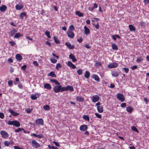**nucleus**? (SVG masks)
<instances>
[{
	"label": "nucleus",
	"instance_id": "c756f323",
	"mask_svg": "<svg viewBox=\"0 0 149 149\" xmlns=\"http://www.w3.org/2000/svg\"><path fill=\"white\" fill-rule=\"evenodd\" d=\"M76 99L77 101L79 102H82L83 101L84 99L82 97L80 96H77Z\"/></svg>",
	"mask_w": 149,
	"mask_h": 149
},
{
	"label": "nucleus",
	"instance_id": "37998d69",
	"mask_svg": "<svg viewBox=\"0 0 149 149\" xmlns=\"http://www.w3.org/2000/svg\"><path fill=\"white\" fill-rule=\"evenodd\" d=\"M51 62L53 63H55L57 62V60L56 59L53 58H51L50 59Z\"/></svg>",
	"mask_w": 149,
	"mask_h": 149
},
{
	"label": "nucleus",
	"instance_id": "a19ab883",
	"mask_svg": "<svg viewBox=\"0 0 149 149\" xmlns=\"http://www.w3.org/2000/svg\"><path fill=\"white\" fill-rule=\"evenodd\" d=\"M54 40L55 42L57 44L59 43V40L56 37L54 36Z\"/></svg>",
	"mask_w": 149,
	"mask_h": 149
},
{
	"label": "nucleus",
	"instance_id": "6e6d98bb",
	"mask_svg": "<svg viewBox=\"0 0 149 149\" xmlns=\"http://www.w3.org/2000/svg\"><path fill=\"white\" fill-rule=\"evenodd\" d=\"M9 43H10L11 45L12 46H14L15 44V42L13 41H10Z\"/></svg>",
	"mask_w": 149,
	"mask_h": 149
},
{
	"label": "nucleus",
	"instance_id": "20e7f679",
	"mask_svg": "<svg viewBox=\"0 0 149 149\" xmlns=\"http://www.w3.org/2000/svg\"><path fill=\"white\" fill-rule=\"evenodd\" d=\"M0 133L2 137L4 139H7L9 136L8 133L5 131L1 130L0 131Z\"/></svg>",
	"mask_w": 149,
	"mask_h": 149
},
{
	"label": "nucleus",
	"instance_id": "f03ea898",
	"mask_svg": "<svg viewBox=\"0 0 149 149\" xmlns=\"http://www.w3.org/2000/svg\"><path fill=\"white\" fill-rule=\"evenodd\" d=\"M6 123L9 125H13L17 127H19L20 126L19 122L16 120L8 121L6 122Z\"/></svg>",
	"mask_w": 149,
	"mask_h": 149
},
{
	"label": "nucleus",
	"instance_id": "4d7b16f0",
	"mask_svg": "<svg viewBox=\"0 0 149 149\" xmlns=\"http://www.w3.org/2000/svg\"><path fill=\"white\" fill-rule=\"evenodd\" d=\"M53 143H54L55 146L57 147H59L60 146V145L57 142L55 141H53Z\"/></svg>",
	"mask_w": 149,
	"mask_h": 149
},
{
	"label": "nucleus",
	"instance_id": "6ab92c4d",
	"mask_svg": "<svg viewBox=\"0 0 149 149\" xmlns=\"http://www.w3.org/2000/svg\"><path fill=\"white\" fill-rule=\"evenodd\" d=\"M15 7L16 10H20L23 7V6L22 4H17Z\"/></svg>",
	"mask_w": 149,
	"mask_h": 149
},
{
	"label": "nucleus",
	"instance_id": "ea45409f",
	"mask_svg": "<svg viewBox=\"0 0 149 149\" xmlns=\"http://www.w3.org/2000/svg\"><path fill=\"white\" fill-rule=\"evenodd\" d=\"M131 129L133 131H134L135 132H136L138 133L139 131L137 129H136V127L134 126H133L132 127Z\"/></svg>",
	"mask_w": 149,
	"mask_h": 149
},
{
	"label": "nucleus",
	"instance_id": "473e14b6",
	"mask_svg": "<svg viewBox=\"0 0 149 149\" xmlns=\"http://www.w3.org/2000/svg\"><path fill=\"white\" fill-rule=\"evenodd\" d=\"M62 67V65L59 63L56 64V70H59L60 68Z\"/></svg>",
	"mask_w": 149,
	"mask_h": 149
},
{
	"label": "nucleus",
	"instance_id": "49530a36",
	"mask_svg": "<svg viewBox=\"0 0 149 149\" xmlns=\"http://www.w3.org/2000/svg\"><path fill=\"white\" fill-rule=\"evenodd\" d=\"M4 144L5 146H8L10 144V142H8L7 141H4Z\"/></svg>",
	"mask_w": 149,
	"mask_h": 149
},
{
	"label": "nucleus",
	"instance_id": "79ce46f5",
	"mask_svg": "<svg viewBox=\"0 0 149 149\" xmlns=\"http://www.w3.org/2000/svg\"><path fill=\"white\" fill-rule=\"evenodd\" d=\"M24 130L23 128L19 127L15 130V132L16 133H18L21 130Z\"/></svg>",
	"mask_w": 149,
	"mask_h": 149
},
{
	"label": "nucleus",
	"instance_id": "de8ad7c7",
	"mask_svg": "<svg viewBox=\"0 0 149 149\" xmlns=\"http://www.w3.org/2000/svg\"><path fill=\"white\" fill-rule=\"evenodd\" d=\"M45 35L49 38H50V33L49 31H46L45 33Z\"/></svg>",
	"mask_w": 149,
	"mask_h": 149
},
{
	"label": "nucleus",
	"instance_id": "cd10ccee",
	"mask_svg": "<svg viewBox=\"0 0 149 149\" xmlns=\"http://www.w3.org/2000/svg\"><path fill=\"white\" fill-rule=\"evenodd\" d=\"M133 110V109L132 107H131L130 106H128L126 108V110L128 112L131 113Z\"/></svg>",
	"mask_w": 149,
	"mask_h": 149
},
{
	"label": "nucleus",
	"instance_id": "dca6fc26",
	"mask_svg": "<svg viewBox=\"0 0 149 149\" xmlns=\"http://www.w3.org/2000/svg\"><path fill=\"white\" fill-rule=\"evenodd\" d=\"M111 75L113 77H117L118 76L119 73L116 71H113L111 72Z\"/></svg>",
	"mask_w": 149,
	"mask_h": 149
},
{
	"label": "nucleus",
	"instance_id": "423d86ee",
	"mask_svg": "<svg viewBox=\"0 0 149 149\" xmlns=\"http://www.w3.org/2000/svg\"><path fill=\"white\" fill-rule=\"evenodd\" d=\"M35 123L37 125H43L44 121L42 119L39 118L36 120L35 121Z\"/></svg>",
	"mask_w": 149,
	"mask_h": 149
},
{
	"label": "nucleus",
	"instance_id": "39448f33",
	"mask_svg": "<svg viewBox=\"0 0 149 149\" xmlns=\"http://www.w3.org/2000/svg\"><path fill=\"white\" fill-rule=\"evenodd\" d=\"M117 98L122 102H123L125 100V97L121 93H118L117 95Z\"/></svg>",
	"mask_w": 149,
	"mask_h": 149
},
{
	"label": "nucleus",
	"instance_id": "c85d7f7f",
	"mask_svg": "<svg viewBox=\"0 0 149 149\" xmlns=\"http://www.w3.org/2000/svg\"><path fill=\"white\" fill-rule=\"evenodd\" d=\"M27 14L25 12H23L20 13L19 17L21 19H23L24 17H26Z\"/></svg>",
	"mask_w": 149,
	"mask_h": 149
},
{
	"label": "nucleus",
	"instance_id": "7c9ffc66",
	"mask_svg": "<svg viewBox=\"0 0 149 149\" xmlns=\"http://www.w3.org/2000/svg\"><path fill=\"white\" fill-rule=\"evenodd\" d=\"M112 48L113 50H117L118 49V47L114 43H113L112 44Z\"/></svg>",
	"mask_w": 149,
	"mask_h": 149
},
{
	"label": "nucleus",
	"instance_id": "7ed1b4c3",
	"mask_svg": "<svg viewBox=\"0 0 149 149\" xmlns=\"http://www.w3.org/2000/svg\"><path fill=\"white\" fill-rule=\"evenodd\" d=\"M31 142L32 146L35 148H39L41 147L40 145L35 140H32Z\"/></svg>",
	"mask_w": 149,
	"mask_h": 149
},
{
	"label": "nucleus",
	"instance_id": "4be33fe9",
	"mask_svg": "<svg viewBox=\"0 0 149 149\" xmlns=\"http://www.w3.org/2000/svg\"><path fill=\"white\" fill-rule=\"evenodd\" d=\"M130 31H131L134 32L135 31V27L132 25H130L128 26Z\"/></svg>",
	"mask_w": 149,
	"mask_h": 149
},
{
	"label": "nucleus",
	"instance_id": "58836bf2",
	"mask_svg": "<svg viewBox=\"0 0 149 149\" xmlns=\"http://www.w3.org/2000/svg\"><path fill=\"white\" fill-rule=\"evenodd\" d=\"M16 32H17V31L15 30H13L10 31V34L11 36H13Z\"/></svg>",
	"mask_w": 149,
	"mask_h": 149
},
{
	"label": "nucleus",
	"instance_id": "412c9836",
	"mask_svg": "<svg viewBox=\"0 0 149 149\" xmlns=\"http://www.w3.org/2000/svg\"><path fill=\"white\" fill-rule=\"evenodd\" d=\"M92 77L97 82H99L100 81V79L98 76L95 74H93L92 76Z\"/></svg>",
	"mask_w": 149,
	"mask_h": 149
},
{
	"label": "nucleus",
	"instance_id": "4468645a",
	"mask_svg": "<svg viewBox=\"0 0 149 149\" xmlns=\"http://www.w3.org/2000/svg\"><path fill=\"white\" fill-rule=\"evenodd\" d=\"M45 88L50 90L52 88L51 86L49 83H45L44 86Z\"/></svg>",
	"mask_w": 149,
	"mask_h": 149
},
{
	"label": "nucleus",
	"instance_id": "603ef678",
	"mask_svg": "<svg viewBox=\"0 0 149 149\" xmlns=\"http://www.w3.org/2000/svg\"><path fill=\"white\" fill-rule=\"evenodd\" d=\"M102 63L101 62L96 63L95 64V66L97 67H99L101 65Z\"/></svg>",
	"mask_w": 149,
	"mask_h": 149
},
{
	"label": "nucleus",
	"instance_id": "1a4fd4ad",
	"mask_svg": "<svg viewBox=\"0 0 149 149\" xmlns=\"http://www.w3.org/2000/svg\"><path fill=\"white\" fill-rule=\"evenodd\" d=\"M91 98L92 99V101L93 102H98L100 98L99 96L97 95H93Z\"/></svg>",
	"mask_w": 149,
	"mask_h": 149
},
{
	"label": "nucleus",
	"instance_id": "2eb2a0df",
	"mask_svg": "<svg viewBox=\"0 0 149 149\" xmlns=\"http://www.w3.org/2000/svg\"><path fill=\"white\" fill-rule=\"evenodd\" d=\"M84 33L86 35H87L90 33V30L87 28V27L85 26L84 27Z\"/></svg>",
	"mask_w": 149,
	"mask_h": 149
},
{
	"label": "nucleus",
	"instance_id": "a878e982",
	"mask_svg": "<svg viewBox=\"0 0 149 149\" xmlns=\"http://www.w3.org/2000/svg\"><path fill=\"white\" fill-rule=\"evenodd\" d=\"M98 111L100 113H102L103 112V107L102 106H98L97 107Z\"/></svg>",
	"mask_w": 149,
	"mask_h": 149
},
{
	"label": "nucleus",
	"instance_id": "e433bc0d",
	"mask_svg": "<svg viewBox=\"0 0 149 149\" xmlns=\"http://www.w3.org/2000/svg\"><path fill=\"white\" fill-rule=\"evenodd\" d=\"M83 118L86 120H87L88 121H89L90 120V118L89 116L87 115H84L83 116Z\"/></svg>",
	"mask_w": 149,
	"mask_h": 149
},
{
	"label": "nucleus",
	"instance_id": "f3484780",
	"mask_svg": "<svg viewBox=\"0 0 149 149\" xmlns=\"http://www.w3.org/2000/svg\"><path fill=\"white\" fill-rule=\"evenodd\" d=\"M65 45L70 49H72L74 47V46L73 45H71V44L68 42H66L65 43Z\"/></svg>",
	"mask_w": 149,
	"mask_h": 149
},
{
	"label": "nucleus",
	"instance_id": "b1692460",
	"mask_svg": "<svg viewBox=\"0 0 149 149\" xmlns=\"http://www.w3.org/2000/svg\"><path fill=\"white\" fill-rule=\"evenodd\" d=\"M50 81L54 83L56 85H60V83L55 79H50Z\"/></svg>",
	"mask_w": 149,
	"mask_h": 149
},
{
	"label": "nucleus",
	"instance_id": "c9c22d12",
	"mask_svg": "<svg viewBox=\"0 0 149 149\" xmlns=\"http://www.w3.org/2000/svg\"><path fill=\"white\" fill-rule=\"evenodd\" d=\"M116 38H120V37L119 36L117 35H115L112 36V38H113L115 41L116 40Z\"/></svg>",
	"mask_w": 149,
	"mask_h": 149
},
{
	"label": "nucleus",
	"instance_id": "3c124183",
	"mask_svg": "<svg viewBox=\"0 0 149 149\" xmlns=\"http://www.w3.org/2000/svg\"><path fill=\"white\" fill-rule=\"evenodd\" d=\"M95 115L96 116L99 118H101V116L100 114L99 113H95Z\"/></svg>",
	"mask_w": 149,
	"mask_h": 149
},
{
	"label": "nucleus",
	"instance_id": "0e129e2a",
	"mask_svg": "<svg viewBox=\"0 0 149 149\" xmlns=\"http://www.w3.org/2000/svg\"><path fill=\"white\" fill-rule=\"evenodd\" d=\"M14 149H23L22 148H21L17 146H15L13 147Z\"/></svg>",
	"mask_w": 149,
	"mask_h": 149
},
{
	"label": "nucleus",
	"instance_id": "5fc2aeb1",
	"mask_svg": "<svg viewBox=\"0 0 149 149\" xmlns=\"http://www.w3.org/2000/svg\"><path fill=\"white\" fill-rule=\"evenodd\" d=\"M4 117V116L3 113H0V118L1 119H3Z\"/></svg>",
	"mask_w": 149,
	"mask_h": 149
},
{
	"label": "nucleus",
	"instance_id": "8fccbe9b",
	"mask_svg": "<svg viewBox=\"0 0 149 149\" xmlns=\"http://www.w3.org/2000/svg\"><path fill=\"white\" fill-rule=\"evenodd\" d=\"M32 110V109H25V111H26L27 113H30L31 112Z\"/></svg>",
	"mask_w": 149,
	"mask_h": 149
},
{
	"label": "nucleus",
	"instance_id": "f8f14e48",
	"mask_svg": "<svg viewBox=\"0 0 149 149\" xmlns=\"http://www.w3.org/2000/svg\"><path fill=\"white\" fill-rule=\"evenodd\" d=\"M8 111L13 116H16L19 115V113L15 112L10 108L8 110Z\"/></svg>",
	"mask_w": 149,
	"mask_h": 149
},
{
	"label": "nucleus",
	"instance_id": "2f4dec72",
	"mask_svg": "<svg viewBox=\"0 0 149 149\" xmlns=\"http://www.w3.org/2000/svg\"><path fill=\"white\" fill-rule=\"evenodd\" d=\"M48 76H50L54 77H56V75L54 72H51L48 75Z\"/></svg>",
	"mask_w": 149,
	"mask_h": 149
},
{
	"label": "nucleus",
	"instance_id": "c03bdc74",
	"mask_svg": "<svg viewBox=\"0 0 149 149\" xmlns=\"http://www.w3.org/2000/svg\"><path fill=\"white\" fill-rule=\"evenodd\" d=\"M74 27L73 25H71L69 26V30H70L72 31H74Z\"/></svg>",
	"mask_w": 149,
	"mask_h": 149
},
{
	"label": "nucleus",
	"instance_id": "72a5a7b5",
	"mask_svg": "<svg viewBox=\"0 0 149 149\" xmlns=\"http://www.w3.org/2000/svg\"><path fill=\"white\" fill-rule=\"evenodd\" d=\"M22 36V35L19 33H17L15 34L14 37L15 38H17Z\"/></svg>",
	"mask_w": 149,
	"mask_h": 149
},
{
	"label": "nucleus",
	"instance_id": "9d476101",
	"mask_svg": "<svg viewBox=\"0 0 149 149\" xmlns=\"http://www.w3.org/2000/svg\"><path fill=\"white\" fill-rule=\"evenodd\" d=\"M118 66V64L116 63H110L108 65V67L109 68H116Z\"/></svg>",
	"mask_w": 149,
	"mask_h": 149
},
{
	"label": "nucleus",
	"instance_id": "4c0bfd02",
	"mask_svg": "<svg viewBox=\"0 0 149 149\" xmlns=\"http://www.w3.org/2000/svg\"><path fill=\"white\" fill-rule=\"evenodd\" d=\"M75 14L79 17H82L83 15V14L80 12L78 11L76 12Z\"/></svg>",
	"mask_w": 149,
	"mask_h": 149
},
{
	"label": "nucleus",
	"instance_id": "a211bd4d",
	"mask_svg": "<svg viewBox=\"0 0 149 149\" xmlns=\"http://www.w3.org/2000/svg\"><path fill=\"white\" fill-rule=\"evenodd\" d=\"M70 58L71 59L73 62H75L77 60L74 56L72 54H71L69 56Z\"/></svg>",
	"mask_w": 149,
	"mask_h": 149
},
{
	"label": "nucleus",
	"instance_id": "f704fd0d",
	"mask_svg": "<svg viewBox=\"0 0 149 149\" xmlns=\"http://www.w3.org/2000/svg\"><path fill=\"white\" fill-rule=\"evenodd\" d=\"M43 109L46 111H48L49 110L50 107L48 105H46L43 107Z\"/></svg>",
	"mask_w": 149,
	"mask_h": 149
},
{
	"label": "nucleus",
	"instance_id": "393cba45",
	"mask_svg": "<svg viewBox=\"0 0 149 149\" xmlns=\"http://www.w3.org/2000/svg\"><path fill=\"white\" fill-rule=\"evenodd\" d=\"M16 58L18 61H21L22 58V57L19 54H17L15 56Z\"/></svg>",
	"mask_w": 149,
	"mask_h": 149
},
{
	"label": "nucleus",
	"instance_id": "a18cd8bd",
	"mask_svg": "<svg viewBox=\"0 0 149 149\" xmlns=\"http://www.w3.org/2000/svg\"><path fill=\"white\" fill-rule=\"evenodd\" d=\"M77 72L78 74L79 75H80L82 74L83 70L82 69H80L78 70H77Z\"/></svg>",
	"mask_w": 149,
	"mask_h": 149
},
{
	"label": "nucleus",
	"instance_id": "052dcab7",
	"mask_svg": "<svg viewBox=\"0 0 149 149\" xmlns=\"http://www.w3.org/2000/svg\"><path fill=\"white\" fill-rule=\"evenodd\" d=\"M123 69L126 73H127L129 72V69L128 68H124Z\"/></svg>",
	"mask_w": 149,
	"mask_h": 149
},
{
	"label": "nucleus",
	"instance_id": "338daca9",
	"mask_svg": "<svg viewBox=\"0 0 149 149\" xmlns=\"http://www.w3.org/2000/svg\"><path fill=\"white\" fill-rule=\"evenodd\" d=\"M140 25L141 26H144L145 25V23L144 22H140Z\"/></svg>",
	"mask_w": 149,
	"mask_h": 149
},
{
	"label": "nucleus",
	"instance_id": "bb28decb",
	"mask_svg": "<svg viewBox=\"0 0 149 149\" xmlns=\"http://www.w3.org/2000/svg\"><path fill=\"white\" fill-rule=\"evenodd\" d=\"M90 73L88 71H86L84 74V77L87 79H88L90 77Z\"/></svg>",
	"mask_w": 149,
	"mask_h": 149
},
{
	"label": "nucleus",
	"instance_id": "5701e85b",
	"mask_svg": "<svg viewBox=\"0 0 149 149\" xmlns=\"http://www.w3.org/2000/svg\"><path fill=\"white\" fill-rule=\"evenodd\" d=\"M7 8V7L6 6L3 5L0 7V10L1 12H3L5 11Z\"/></svg>",
	"mask_w": 149,
	"mask_h": 149
},
{
	"label": "nucleus",
	"instance_id": "864d4df0",
	"mask_svg": "<svg viewBox=\"0 0 149 149\" xmlns=\"http://www.w3.org/2000/svg\"><path fill=\"white\" fill-rule=\"evenodd\" d=\"M39 139H41L44 137V135L41 134L37 135V137Z\"/></svg>",
	"mask_w": 149,
	"mask_h": 149
},
{
	"label": "nucleus",
	"instance_id": "0eeeda50",
	"mask_svg": "<svg viewBox=\"0 0 149 149\" xmlns=\"http://www.w3.org/2000/svg\"><path fill=\"white\" fill-rule=\"evenodd\" d=\"M63 90L64 91H67L70 90L71 91H73L74 90V88L72 86H68L66 87H64L63 88Z\"/></svg>",
	"mask_w": 149,
	"mask_h": 149
},
{
	"label": "nucleus",
	"instance_id": "e2e57ef3",
	"mask_svg": "<svg viewBox=\"0 0 149 149\" xmlns=\"http://www.w3.org/2000/svg\"><path fill=\"white\" fill-rule=\"evenodd\" d=\"M8 62L9 63H11L13 62V60L11 58H9V59H8Z\"/></svg>",
	"mask_w": 149,
	"mask_h": 149
},
{
	"label": "nucleus",
	"instance_id": "69168bd1",
	"mask_svg": "<svg viewBox=\"0 0 149 149\" xmlns=\"http://www.w3.org/2000/svg\"><path fill=\"white\" fill-rule=\"evenodd\" d=\"M137 68V67L136 65H134L131 68V69L132 70H134L136 69Z\"/></svg>",
	"mask_w": 149,
	"mask_h": 149
},
{
	"label": "nucleus",
	"instance_id": "680f3d73",
	"mask_svg": "<svg viewBox=\"0 0 149 149\" xmlns=\"http://www.w3.org/2000/svg\"><path fill=\"white\" fill-rule=\"evenodd\" d=\"M33 64L35 65L36 66H38V64L37 62L36 61H34L33 62Z\"/></svg>",
	"mask_w": 149,
	"mask_h": 149
},
{
	"label": "nucleus",
	"instance_id": "09e8293b",
	"mask_svg": "<svg viewBox=\"0 0 149 149\" xmlns=\"http://www.w3.org/2000/svg\"><path fill=\"white\" fill-rule=\"evenodd\" d=\"M143 60V58L141 57H140L137 58L136 60V62L137 63H139L140 62Z\"/></svg>",
	"mask_w": 149,
	"mask_h": 149
},
{
	"label": "nucleus",
	"instance_id": "6e6552de",
	"mask_svg": "<svg viewBox=\"0 0 149 149\" xmlns=\"http://www.w3.org/2000/svg\"><path fill=\"white\" fill-rule=\"evenodd\" d=\"M68 36L71 38H73L74 36V33L72 31L70 30H68L67 32Z\"/></svg>",
	"mask_w": 149,
	"mask_h": 149
},
{
	"label": "nucleus",
	"instance_id": "aec40b11",
	"mask_svg": "<svg viewBox=\"0 0 149 149\" xmlns=\"http://www.w3.org/2000/svg\"><path fill=\"white\" fill-rule=\"evenodd\" d=\"M87 127L86 125H83L80 127V130L82 131H84L87 129Z\"/></svg>",
	"mask_w": 149,
	"mask_h": 149
},
{
	"label": "nucleus",
	"instance_id": "9b49d317",
	"mask_svg": "<svg viewBox=\"0 0 149 149\" xmlns=\"http://www.w3.org/2000/svg\"><path fill=\"white\" fill-rule=\"evenodd\" d=\"M39 95L38 93H36L35 94H33L31 95V98L32 100H36L38 97H39Z\"/></svg>",
	"mask_w": 149,
	"mask_h": 149
},
{
	"label": "nucleus",
	"instance_id": "13d9d810",
	"mask_svg": "<svg viewBox=\"0 0 149 149\" xmlns=\"http://www.w3.org/2000/svg\"><path fill=\"white\" fill-rule=\"evenodd\" d=\"M126 106V104L125 103H123L121 104L120 106L123 108L125 107Z\"/></svg>",
	"mask_w": 149,
	"mask_h": 149
},
{
	"label": "nucleus",
	"instance_id": "ddd939ff",
	"mask_svg": "<svg viewBox=\"0 0 149 149\" xmlns=\"http://www.w3.org/2000/svg\"><path fill=\"white\" fill-rule=\"evenodd\" d=\"M67 65L68 66L72 68L73 69H75L76 68L75 65L70 61H68Z\"/></svg>",
	"mask_w": 149,
	"mask_h": 149
},
{
	"label": "nucleus",
	"instance_id": "bf43d9fd",
	"mask_svg": "<svg viewBox=\"0 0 149 149\" xmlns=\"http://www.w3.org/2000/svg\"><path fill=\"white\" fill-rule=\"evenodd\" d=\"M26 66L25 65H23L21 67L22 69L24 70H26Z\"/></svg>",
	"mask_w": 149,
	"mask_h": 149
},
{
	"label": "nucleus",
	"instance_id": "774afa93",
	"mask_svg": "<svg viewBox=\"0 0 149 149\" xmlns=\"http://www.w3.org/2000/svg\"><path fill=\"white\" fill-rule=\"evenodd\" d=\"M18 87L19 88L21 89H22L23 88V86L22 84H21L19 83L18 84Z\"/></svg>",
	"mask_w": 149,
	"mask_h": 149
},
{
	"label": "nucleus",
	"instance_id": "f257e3e1",
	"mask_svg": "<svg viewBox=\"0 0 149 149\" xmlns=\"http://www.w3.org/2000/svg\"><path fill=\"white\" fill-rule=\"evenodd\" d=\"M64 87H62V86L60 85L56 86H54L53 88L54 92L56 93H58L60 92H62L64 91L62 90Z\"/></svg>",
	"mask_w": 149,
	"mask_h": 149
}]
</instances>
